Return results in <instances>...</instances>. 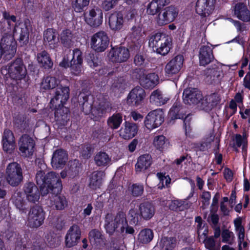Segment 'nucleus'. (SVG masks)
I'll return each mask as SVG.
<instances>
[{"label": "nucleus", "mask_w": 250, "mask_h": 250, "mask_svg": "<svg viewBox=\"0 0 250 250\" xmlns=\"http://www.w3.org/2000/svg\"><path fill=\"white\" fill-rule=\"evenodd\" d=\"M18 144L19 151L22 156L29 157L33 154L35 142L28 135H22L19 140Z\"/></svg>", "instance_id": "nucleus-13"}, {"label": "nucleus", "mask_w": 250, "mask_h": 250, "mask_svg": "<svg viewBox=\"0 0 250 250\" xmlns=\"http://www.w3.org/2000/svg\"><path fill=\"white\" fill-rule=\"evenodd\" d=\"M45 212L42 206L35 205L31 207L27 216V226L33 229H37L44 222Z\"/></svg>", "instance_id": "nucleus-4"}, {"label": "nucleus", "mask_w": 250, "mask_h": 250, "mask_svg": "<svg viewBox=\"0 0 250 250\" xmlns=\"http://www.w3.org/2000/svg\"><path fill=\"white\" fill-rule=\"evenodd\" d=\"M159 77L155 73H150L145 75L141 80V85L145 89H152L158 83Z\"/></svg>", "instance_id": "nucleus-31"}, {"label": "nucleus", "mask_w": 250, "mask_h": 250, "mask_svg": "<svg viewBox=\"0 0 250 250\" xmlns=\"http://www.w3.org/2000/svg\"><path fill=\"white\" fill-rule=\"evenodd\" d=\"M20 29L21 30V31H31L32 30L29 20H25L24 22H20L18 24H16L13 31H17Z\"/></svg>", "instance_id": "nucleus-58"}, {"label": "nucleus", "mask_w": 250, "mask_h": 250, "mask_svg": "<svg viewBox=\"0 0 250 250\" xmlns=\"http://www.w3.org/2000/svg\"><path fill=\"white\" fill-rule=\"evenodd\" d=\"M37 60L40 66L45 69H51L53 62L49 54L45 50H43L37 54Z\"/></svg>", "instance_id": "nucleus-38"}, {"label": "nucleus", "mask_w": 250, "mask_h": 250, "mask_svg": "<svg viewBox=\"0 0 250 250\" xmlns=\"http://www.w3.org/2000/svg\"><path fill=\"white\" fill-rule=\"evenodd\" d=\"M89 241L96 249H104L106 245V240L102 231L96 229H92L88 233Z\"/></svg>", "instance_id": "nucleus-17"}, {"label": "nucleus", "mask_w": 250, "mask_h": 250, "mask_svg": "<svg viewBox=\"0 0 250 250\" xmlns=\"http://www.w3.org/2000/svg\"><path fill=\"white\" fill-rule=\"evenodd\" d=\"M50 108L55 110V119L58 127L62 129L66 125L67 122L69 121V109L64 105Z\"/></svg>", "instance_id": "nucleus-22"}, {"label": "nucleus", "mask_w": 250, "mask_h": 250, "mask_svg": "<svg viewBox=\"0 0 250 250\" xmlns=\"http://www.w3.org/2000/svg\"><path fill=\"white\" fill-rule=\"evenodd\" d=\"M124 21L123 16L120 12H115L110 15L108 24L112 30H119L123 27Z\"/></svg>", "instance_id": "nucleus-29"}, {"label": "nucleus", "mask_w": 250, "mask_h": 250, "mask_svg": "<svg viewBox=\"0 0 250 250\" xmlns=\"http://www.w3.org/2000/svg\"><path fill=\"white\" fill-rule=\"evenodd\" d=\"M2 36L0 43L5 53V59H11L17 51V44L14 35L9 34V32H4Z\"/></svg>", "instance_id": "nucleus-8"}, {"label": "nucleus", "mask_w": 250, "mask_h": 250, "mask_svg": "<svg viewBox=\"0 0 250 250\" xmlns=\"http://www.w3.org/2000/svg\"><path fill=\"white\" fill-rule=\"evenodd\" d=\"M89 3V0H75L72 7L76 12H82L85 10Z\"/></svg>", "instance_id": "nucleus-52"}, {"label": "nucleus", "mask_w": 250, "mask_h": 250, "mask_svg": "<svg viewBox=\"0 0 250 250\" xmlns=\"http://www.w3.org/2000/svg\"><path fill=\"white\" fill-rule=\"evenodd\" d=\"M110 108V104L108 102H101L97 106H94L91 114L93 116L94 120L98 121Z\"/></svg>", "instance_id": "nucleus-37"}, {"label": "nucleus", "mask_w": 250, "mask_h": 250, "mask_svg": "<svg viewBox=\"0 0 250 250\" xmlns=\"http://www.w3.org/2000/svg\"><path fill=\"white\" fill-rule=\"evenodd\" d=\"M215 3V0H198L196 4V11L202 16L207 17L213 11Z\"/></svg>", "instance_id": "nucleus-25"}, {"label": "nucleus", "mask_w": 250, "mask_h": 250, "mask_svg": "<svg viewBox=\"0 0 250 250\" xmlns=\"http://www.w3.org/2000/svg\"><path fill=\"white\" fill-rule=\"evenodd\" d=\"M21 193H18L17 195H14L13 197V202L15 206L20 210L22 212H24L26 209L25 205V200L21 195Z\"/></svg>", "instance_id": "nucleus-54"}, {"label": "nucleus", "mask_w": 250, "mask_h": 250, "mask_svg": "<svg viewBox=\"0 0 250 250\" xmlns=\"http://www.w3.org/2000/svg\"><path fill=\"white\" fill-rule=\"evenodd\" d=\"M203 98L202 92L196 88H188L183 93V101L187 104H198Z\"/></svg>", "instance_id": "nucleus-21"}, {"label": "nucleus", "mask_w": 250, "mask_h": 250, "mask_svg": "<svg viewBox=\"0 0 250 250\" xmlns=\"http://www.w3.org/2000/svg\"><path fill=\"white\" fill-rule=\"evenodd\" d=\"M123 122V114L116 112L109 117L107 121L108 125L113 129L118 128Z\"/></svg>", "instance_id": "nucleus-42"}, {"label": "nucleus", "mask_w": 250, "mask_h": 250, "mask_svg": "<svg viewBox=\"0 0 250 250\" xmlns=\"http://www.w3.org/2000/svg\"><path fill=\"white\" fill-rule=\"evenodd\" d=\"M152 164V158L149 154L140 155L135 165L134 169L136 174L146 173Z\"/></svg>", "instance_id": "nucleus-23"}, {"label": "nucleus", "mask_w": 250, "mask_h": 250, "mask_svg": "<svg viewBox=\"0 0 250 250\" xmlns=\"http://www.w3.org/2000/svg\"><path fill=\"white\" fill-rule=\"evenodd\" d=\"M169 0H153L148 5L147 13L148 14L154 15L162 10L165 3L169 2Z\"/></svg>", "instance_id": "nucleus-39"}, {"label": "nucleus", "mask_w": 250, "mask_h": 250, "mask_svg": "<svg viewBox=\"0 0 250 250\" xmlns=\"http://www.w3.org/2000/svg\"><path fill=\"white\" fill-rule=\"evenodd\" d=\"M81 229L76 224L72 225L65 236L64 243L66 248H71L78 245L81 237Z\"/></svg>", "instance_id": "nucleus-15"}, {"label": "nucleus", "mask_w": 250, "mask_h": 250, "mask_svg": "<svg viewBox=\"0 0 250 250\" xmlns=\"http://www.w3.org/2000/svg\"><path fill=\"white\" fill-rule=\"evenodd\" d=\"M220 100V95L217 93H213L204 97L203 96L198 106L202 110L209 112L219 104Z\"/></svg>", "instance_id": "nucleus-20"}, {"label": "nucleus", "mask_w": 250, "mask_h": 250, "mask_svg": "<svg viewBox=\"0 0 250 250\" xmlns=\"http://www.w3.org/2000/svg\"><path fill=\"white\" fill-rule=\"evenodd\" d=\"M115 72L114 70L109 69L107 66H104L99 70L98 74L100 76L105 77L106 83H107L110 79H112L113 76L115 75Z\"/></svg>", "instance_id": "nucleus-56"}, {"label": "nucleus", "mask_w": 250, "mask_h": 250, "mask_svg": "<svg viewBox=\"0 0 250 250\" xmlns=\"http://www.w3.org/2000/svg\"><path fill=\"white\" fill-rule=\"evenodd\" d=\"M8 74L9 77L16 81L24 79L27 71L23 60L18 57L8 64Z\"/></svg>", "instance_id": "nucleus-5"}, {"label": "nucleus", "mask_w": 250, "mask_h": 250, "mask_svg": "<svg viewBox=\"0 0 250 250\" xmlns=\"http://www.w3.org/2000/svg\"><path fill=\"white\" fill-rule=\"evenodd\" d=\"M145 69L143 68H136L134 69L132 72V77L133 79L139 80L141 83V80L145 76Z\"/></svg>", "instance_id": "nucleus-61"}, {"label": "nucleus", "mask_w": 250, "mask_h": 250, "mask_svg": "<svg viewBox=\"0 0 250 250\" xmlns=\"http://www.w3.org/2000/svg\"><path fill=\"white\" fill-rule=\"evenodd\" d=\"M85 61L87 64L93 68L98 66L101 63L98 58L93 53L87 54L85 57Z\"/></svg>", "instance_id": "nucleus-53"}, {"label": "nucleus", "mask_w": 250, "mask_h": 250, "mask_svg": "<svg viewBox=\"0 0 250 250\" xmlns=\"http://www.w3.org/2000/svg\"><path fill=\"white\" fill-rule=\"evenodd\" d=\"M2 148L4 151L11 153L15 148V139L13 132L9 129L4 130L2 137Z\"/></svg>", "instance_id": "nucleus-26"}, {"label": "nucleus", "mask_w": 250, "mask_h": 250, "mask_svg": "<svg viewBox=\"0 0 250 250\" xmlns=\"http://www.w3.org/2000/svg\"><path fill=\"white\" fill-rule=\"evenodd\" d=\"M153 231L150 229H145L141 230L138 235L139 243L146 244L149 243L153 238Z\"/></svg>", "instance_id": "nucleus-44"}, {"label": "nucleus", "mask_w": 250, "mask_h": 250, "mask_svg": "<svg viewBox=\"0 0 250 250\" xmlns=\"http://www.w3.org/2000/svg\"><path fill=\"white\" fill-rule=\"evenodd\" d=\"M83 62L82 51L79 48H75L73 50L72 55L66 54L63 56L59 66L65 69L69 68L73 75L78 76L81 73Z\"/></svg>", "instance_id": "nucleus-2"}, {"label": "nucleus", "mask_w": 250, "mask_h": 250, "mask_svg": "<svg viewBox=\"0 0 250 250\" xmlns=\"http://www.w3.org/2000/svg\"><path fill=\"white\" fill-rule=\"evenodd\" d=\"M153 144L157 149L162 151L167 146L166 137L164 135L155 137L153 140Z\"/></svg>", "instance_id": "nucleus-55"}, {"label": "nucleus", "mask_w": 250, "mask_h": 250, "mask_svg": "<svg viewBox=\"0 0 250 250\" xmlns=\"http://www.w3.org/2000/svg\"><path fill=\"white\" fill-rule=\"evenodd\" d=\"M58 83L59 80L56 77L46 76L42 79L40 87L42 90H44L52 89L57 87Z\"/></svg>", "instance_id": "nucleus-40"}, {"label": "nucleus", "mask_w": 250, "mask_h": 250, "mask_svg": "<svg viewBox=\"0 0 250 250\" xmlns=\"http://www.w3.org/2000/svg\"><path fill=\"white\" fill-rule=\"evenodd\" d=\"M139 210L142 217L149 220L153 217L155 212V208L152 202L144 201L139 205Z\"/></svg>", "instance_id": "nucleus-28"}, {"label": "nucleus", "mask_w": 250, "mask_h": 250, "mask_svg": "<svg viewBox=\"0 0 250 250\" xmlns=\"http://www.w3.org/2000/svg\"><path fill=\"white\" fill-rule=\"evenodd\" d=\"M119 0H104L102 3V7L105 11H108L117 4Z\"/></svg>", "instance_id": "nucleus-64"}, {"label": "nucleus", "mask_w": 250, "mask_h": 250, "mask_svg": "<svg viewBox=\"0 0 250 250\" xmlns=\"http://www.w3.org/2000/svg\"><path fill=\"white\" fill-rule=\"evenodd\" d=\"M126 215L122 211H119L116 214L113 222L111 224L108 222L105 224V229L106 232L113 234L114 232H120L123 235L125 232V227L127 226Z\"/></svg>", "instance_id": "nucleus-9"}, {"label": "nucleus", "mask_w": 250, "mask_h": 250, "mask_svg": "<svg viewBox=\"0 0 250 250\" xmlns=\"http://www.w3.org/2000/svg\"><path fill=\"white\" fill-rule=\"evenodd\" d=\"M184 58L182 54L173 56L166 64L164 68L166 77L170 78L176 77L183 67Z\"/></svg>", "instance_id": "nucleus-7"}, {"label": "nucleus", "mask_w": 250, "mask_h": 250, "mask_svg": "<svg viewBox=\"0 0 250 250\" xmlns=\"http://www.w3.org/2000/svg\"><path fill=\"white\" fill-rule=\"evenodd\" d=\"M79 104L81 107L82 111L85 114H88L91 113L94 106L91 103L88 102V96L85 95L82 97L80 96V99L79 100Z\"/></svg>", "instance_id": "nucleus-45"}, {"label": "nucleus", "mask_w": 250, "mask_h": 250, "mask_svg": "<svg viewBox=\"0 0 250 250\" xmlns=\"http://www.w3.org/2000/svg\"><path fill=\"white\" fill-rule=\"evenodd\" d=\"M187 113V107L181 105L180 103H175L169 110L171 120L183 119Z\"/></svg>", "instance_id": "nucleus-36"}, {"label": "nucleus", "mask_w": 250, "mask_h": 250, "mask_svg": "<svg viewBox=\"0 0 250 250\" xmlns=\"http://www.w3.org/2000/svg\"><path fill=\"white\" fill-rule=\"evenodd\" d=\"M146 96L145 90L139 86L133 88L128 93L126 99L127 104L131 107L140 105Z\"/></svg>", "instance_id": "nucleus-14"}, {"label": "nucleus", "mask_w": 250, "mask_h": 250, "mask_svg": "<svg viewBox=\"0 0 250 250\" xmlns=\"http://www.w3.org/2000/svg\"><path fill=\"white\" fill-rule=\"evenodd\" d=\"M149 100L152 104L161 106L166 104L169 99L168 98L164 97L161 91L157 89L151 93Z\"/></svg>", "instance_id": "nucleus-41"}, {"label": "nucleus", "mask_w": 250, "mask_h": 250, "mask_svg": "<svg viewBox=\"0 0 250 250\" xmlns=\"http://www.w3.org/2000/svg\"><path fill=\"white\" fill-rule=\"evenodd\" d=\"M43 36L44 40H46L49 45H53V47H56V44L59 41L60 35L58 32H43Z\"/></svg>", "instance_id": "nucleus-50"}, {"label": "nucleus", "mask_w": 250, "mask_h": 250, "mask_svg": "<svg viewBox=\"0 0 250 250\" xmlns=\"http://www.w3.org/2000/svg\"><path fill=\"white\" fill-rule=\"evenodd\" d=\"M234 14L244 21H250V11L244 3H238L234 6Z\"/></svg>", "instance_id": "nucleus-34"}, {"label": "nucleus", "mask_w": 250, "mask_h": 250, "mask_svg": "<svg viewBox=\"0 0 250 250\" xmlns=\"http://www.w3.org/2000/svg\"><path fill=\"white\" fill-rule=\"evenodd\" d=\"M71 32H62L60 35L61 42L65 47L69 46L71 44Z\"/></svg>", "instance_id": "nucleus-60"}, {"label": "nucleus", "mask_w": 250, "mask_h": 250, "mask_svg": "<svg viewBox=\"0 0 250 250\" xmlns=\"http://www.w3.org/2000/svg\"><path fill=\"white\" fill-rule=\"evenodd\" d=\"M25 121L24 118L21 116H17L14 119L13 124L15 127L20 131L24 130L25 128Z\"/></svg>", "instance_id": "nucleus-59"}, {"label": "nucleus", "mask_w": 250, "mask_h": 250, "mask_svg": "<svg viewBox=\"0 0 250 250\" xmlns=\"http://www.w3.org/2000/svg\"><path fill=\"white\" fill-rule=\"evenodd\" d=\"M86 21L91 26L98 27L103 21V12L99 9H92L89 11V17Z\"/></svg>", "instance_id": "nucleus-32"}, {"label": "nucleus", "mask_w": 250, "mask_h": 250, "mask_svg": "<svg viewBox=\"0 0 250 250\" xmlns=\"http://www.w3.org/2000/svg\"><path fill=\"white\" fill-rule=\"evenodd\" d=\"M69 178L74 179L79 177L82 170V165L78 159L69 161L67 165Z\"/></svg>", "instance_id": "nucleus-35"}, {"label": "nucleus", "mask_w": 250, "mask_h": 250, "mask_svg": "<svg viewBox=\"0 0 250 250\" xmlns=\"http://www.w3.org/2000/svg\"><path fill=\"white\" fill-rule=\"evenodd\" d=\"M144 192V187L142 185L133 184L131 187V194L134 197L141 196Z\"/></svg>", "instance_id": "nucleus-62"}, {"label": "nucleus", "mask_w": 250, "mask_h": 250, "mask_svg": "<svg viewBox=\"0 0 250 250\" xmlns=\"http://www.w3.org/2000/svg\"><path fill=\"white\" fill-rule=\"evenodd\" d=\"M53 193L56 194L51 200V207L57 210H62L68 206V200L66 197L62 194H58L60 193Z\"/></svg>", "instance_id": "nucleus-33"}, {"label": "nucleus", "mask_w": 250, "mask_h": 250, "mask_svg": "<svg viewBox=\"0 0 250 250\" xmlns=\"http://www.w3.org/2000/svg\"><path fill=\"white\" fill-rule=\"evenodd\" d=\"M178 11L173 6L167 7L160 12L157 18V23L161 26L171 22L178 15Z\"/></svg>", "instance_id": "nucleus-18"}, {"label": "nucleus", "mask_w": 250, "mask_h": 250, "mask_svg": "<svg viewBox=\"0 0 250 250\" xmlns=\"http://www.w3.org/2000/svg\"><path fill=\"white\" fill-rule=\"evenodd\" d=\"M70 88L68 86L58 85L56 89L54 97L49 103L50 108L64 105L69 98Z\"/></svg>", "instance_id": "nucleus-10"}, {"label": "nucleus", "mask_w": 250, "mask_h": 250, "mask_svg": "<svg viewBox=\"0 0 250 250\" xmlns=\"http://www.w3.org/2000/svg\"><path fill=\"white\" fill-rule=\"evenodd\" d=\"M232 147L235 152H238V148L241 147L244 143L245 140L244 138L241 134H236L234 137L232 139Z\"/></svg>", "instance_id": "nucleus-57"}, {"label": "nucleus", "mask_w": 250, "mask_h": 250, "mask_svg": "<svg viewBox=\"0 0 250 250\" xmlns=\"http://www.w3.org/2000/svg\"><path fill=\"white\" fill-rule=\"evenodd\" d=\"M94 160L98 166L105 167L110 163L111 158L106 152L100 151L95 155Z\"/></svg>", "instance_id": "nucleus-43"}, {"label": "nucleus", "mask_w": 250, "mask_h": 250, "mask_svg": "<svg viewBox=\"0 0 250 250\" xmlns=\"http://www.w3.org/2000/svg\"><path fill=\"white\" fill-rule=\"evenodd\" d=\"M6 175L7 183L12 187L18 186L23 180L22 170L20 165L16 162L8 164Z\"/></svg>", "instance_id": "nucleus-6"}, {"label": "nucleus", "mask_w": 250, "mask_h": 250, "mask_svg": "<svg viewBox=\"0 0 250 250\" xmlns=\"http://www.w3.org/2000/svg\"><path fill=\"white\" fill-rule=\"evenodd\" d=\"M102 180L100 172H94L89 177V188L94 190L100 188L102 184Z\"/></svg>", "instance_id": "nucleus-46"}, {"label": "nucleus", "mask_w": 250, "mask_h": 250, "mask_svg": "<svg viewBox=\"0 0 250 250\" xmlns=\"http://www.w3.org/2000/svg\"><path fill=\"white\" fill-rule=\"evenodd\" d=\"M249 38H247V36L244 33V32H240V34H239L238 36L229 42H235L240 45H244L247 41L249 40Z\"/></svg>", "instance_id": "nucleus-63"}, {"label": "nucleus", "mask_w": 250, "mask_h": 250, "mask_svg": "<svg viewBox=\"0 0 250 250\" xmlns=\"http://www.w3.org/2000/svg\"><path fill=\"white\" fill-rule=\"evenodd\" d=\"M129 56L128 49L124 46L112 47L108 54L109 60L115 63L125 62L129 59Z\"/></svg>", "instance_id": "nucleus-16"}, {"label": "nucleus", "mask_w": 250, "mask_h": 250, "mask_svg": "<svg viewBox=\"0 0 250 250\" xmlns=\"http://www.w3.org/2000/svg\"><path fill=\"white\" fill-rule=\"evenodd\" d=\"M68 160V154L66 151L62 149L56 150L52 155L51 164L53 168H62Z\"/></svg>", "instance_id": "nucleus-24"}, {"label": "nucleus", "mask_w": 250, "mask_h": 250, "mask_svg": "<svg viewBox=\"0 0 250 250\" xmlns=\"http://www.w3.org/2000/svg\"><path fill=\"white\" fill-rule=\"evenodd\" d=\"M128 216L130 224L135 226L137 225L143 218L140 212L139 213L135 208H131L129 210Z\"/></svg>", "instance_id": "nucleus-49"}, {"label": "nucleus", "mask_w": 250, "mask_h": 250, "mask_svg": "<svg viewBox=\"0 0 250 250\" xmlns=\"http://www.w3.org/2000/svg\"><path fill=\"white\" fill-rule=\"evenodd\" d=\"M36 180L40 191L33 182L26 183L23 187L27 199L30 202L35 203L38 202L40 194L44 196L49 193H58L62 191V180L59 174L55 172L51 171L45 174L42 170H38L36 175Z\"/></svg>", "instance_id": "nucleus-1"}, {"label": "nucleus", "mask_w": 250, "mask_h": 250, "mask_svg": "<svg viewBox=\"0 0 250 250\" xmlns=\"http://www.w3.org/2000/svg\"><path fill=\"white\" fill-rule=\"evenodd\" d=\"M92 136L96 141L104 142L107 140L106 131L103 127L100 126L93 131Z\"/></svg>", "instance_id": "nucleus-48"}, {"label": "nucleus", "mask_w": 250, "mask_h": 250, "mask_svg": "<svg viewBox=\"0 0 250 250\" xmlns=\"http://www.w3.org/2000/svg\"><path fill=\"white\" fill-rule=\"evenodd\" d=\"M109 39L106 32H96L91 39V48L96 52H102L107 48Z\"/></svg>", "instance_id": "nucleus-12"}, {"label": "nucleus", "mask_w": 250, "mask_h": 250, "mask_svg": "<svg viewBox=\"0 0 250 250\" xmlns=\"http://www.w3.org/2000/svg\"><path fill=\"white\" fill-rule=\"evenodd\" d=\"M164 114L162 109H157L150 112L146 117L145 125L150 130L157 128L164 122Z\"/></svg>", "instance_id": "nucleus-11"}, {"label": "nucleus", "mask_w": 250, "mask_h": 250, "mask_svg": "<svg viewBox=\"0 0 250 250\" xmlns=\"http://www.w3.org/2000/svg\"><path fill=\"white\" fill-rule=\"evenodd\" d=\"M149 45L157 54L166 56L172 48V38L164 32H156L149 40Z\"/></svg>", "instance_id": "nucleus-3"}, {"label": "nucleus", "mask_w": 250, "mask_h": 250, "mask_svg": "<svg viewBox=\"0 0 250 250\" xmlns=\"http://www.w3.org/2000/svg\"><path fill=\"white\" fill-rule=\"evenodd\" d=\"M161 245L165 250H173L176 247V239L174 237H164L161 240Z\"/></svg>", "instance_id": "nucleus-47"}, {"label": "nucleus", "mask_w": 250, "mask_h": 250, "mask_svg": "<svg viewBox=\"0 0 250 250\" xmlns=\"http://www.w3.org/2000/svg\"><path fill=\"white\" fill-rule=\"evenodd\" d=\"M114 78L111 82L112 87L116 88L119 91H122L125 88V81L123 77L116 76V72H115V75L113 76L112 79Z\"/></svg>", "instance_id": "nucleus-51"}, {"label": "nucleus", "mask_w": 250, "mask_h": 250, "mask_svg": "<svg viewBox=\"0 0 250 250\" xmlns=\"http://www.w3.org/2000/svg\"><path fill=\"white\" fill-rule=\"evenodd\" d=\"M138 126L133 123L125 121L124 123V128H122L121 133L123 138L125 140L134 137L137 133Z\"/></svg>", "instance_id": "nucleus-30"}, {"label": "nucleus", "mask_w": 250, "mask_h": 250, "mask_svg": "<svg viewBox=\"0 0 250 250\" xmlns=\"http://www.w3.org/2000/svg\"><path fill=\"white\" fill-rule=\"evenodd\" d=\"M220 100V95L217 93H213L204 97L203 96L198 106L202 110L209 112L219 104Z\"/></svg>", "instance_id": "nucleus-19"}, {"label": "nucleus", "mask_w": 250, "mask_h": 250, "mask_svg": "<svg viewBox=\"0 0 250 250\" xmlns=\"http://www.w3.org/2000/svg\"><path fill=\"white\" fill-rule=\"evenodd\" d=\"M214 59L213 48L208 45H202L199 49V60L201 66H205Z\"/></svg>", "instance_id": "nucleus-27"}]
</instances>
